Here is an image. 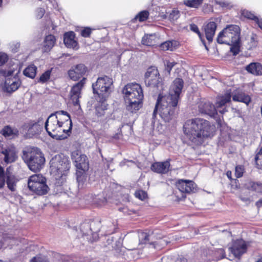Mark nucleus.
<instances>
[{
    "instance_id": "1",
    "label": "nucleus",
    "mask_w": 262,
    "mask_h": 262,
    "mask_svg": "<svg viewBox=\"0 0 262 262\" xmlns=\"http://www.w3.org/2000/svg\"><path fill=\"white\" fill-rule=\"evenodd\" d=\"M184 83L182 78H176L170 86L168 95L159 94L152 114L153 118L156 117L158 110L160 117L165 122H169L175 117Z\"/></svg>"
},
{
    "instance_id": "2",
    "label": "nucleus",
    "mask_w": 262,
    "mask_h": 262,
    "mask_svg": "<svg viewBox=\"0 0 262 262\" xmlns=\"http://www.w3.org/2000/svg\"><path fill=\"white\" fill-rule=\"evenodd\" d=\"M183 132L187 138L194 145L200 146L211 139L215 135V125L201 118L187 120L183 125Z\"/></svg>"
},
{
    "instance_id": "3",
    "label": "nucleus",
    "mask_w": 262,
    "mask_h": 262,
    "mask_svg": "<svg viewBox=\"0 0 262 262\" xmlns=\"http://www.w3.org/2000/svg\"><path fill=\"white\" fill-rule=\"evenodd\" d=\"M45 127L52 138L62 140L71 133L72 122L69 113L63 111L51 114L45 122Z\"/></svg>"
},
{
    "instance_id": "4",
    "label": "nucleus",
    "mask_w": 262,
    "mask_h": 262,
    "mask_svg": "<svg viewBox=\"0 0 262 262\" xmlns=\"http://www.w3.org/2000/svg\"><path fill=\"white\" fill-rule=\"evenodd\" d=\"M126 109L130 113H136L142 106L144 95L140 84L128 83L122 90Z\"/></svg>"
},
{
    "instance_id": "5",
    "label": "nucleus",
    "mask_w": 262,
    "mask_h": 262,
    "mask_svg": "<svg viewBox=\"0 0 262 262\" xmlns=\"http://www.w3.org/2000/svg\"><path fill=\"white\" fill-rule=\"evenodd\" d=\"M23 158L29 169L35 172L39 171L45 163L44 155L37 147H30L24 151Z\"/></svg>"
},
{
    "instance_id": "6",
    "label": "nucleus",
    "mask_w": 262,
    "mask_h": 262,
    "mask_svg": "<svg viewBox=\"0 0 262 262\" xmlns=\"http://www.w3.org/2000/svg\"><path fill=\"white\" fill-rule=\"evenodd\" d=\"M217 42L226 44L234 48L239 47L240 42V28L237 25H228L219 33Z\"/></svg>"
},
{
    "instance_id": "7",
    "label": "nucleus",
    "mask_w": 262,
    "mask_h": 262,
    "mask_svg": "<svg viewBox=\"0 0 262 262\" xmlns=\"http://www.w3.org/2000/svg\"><path fill=\"white\" fill-rule=\"evenodd\" d=\"M113 84L112 78L108 76L105 75L99 77L92 84L93 92L94 94H97L98 98L101 97L103 100H105L112 92Z\"/></svg>"
},
{
    "instance_id": "8",
    "label": "nucleus",
    "mask_w": 262,
    "mask_h": 262,
    "mask_svg": "<svg viewBox=\"0 0 262 262\" xmlns=\"http://www.w3.org/2000/svg\"><path fill=\"white\" fill-rule=\"evenodd\" d=\"M28 187L31 191L38 195L46 194L49 190L46 178L41 174L31 176L28 180Z\"/></svg>"
},
{
    "instance_id": "9",
    "label": "nucleus",
    "mask_w": 262,
    "mask_h": 262,
    "mask_svg": "<svg viewBox=\"0 0 262 262\" xmlns=\"http://www.w3.org/2000/svg\"><path fill=\"white\" fill-rule=\"evenodd\" d=\"M51 171L59 177L66 175L70 167L68 158L63 155H56L50 162Z\"/></svg>"
},
{
    "instance_id": "10",
    "label": "nucleus",
    "mask_w": 262,
    "mask_h": 262,
    "mask_svg": "<svg viewBox=\"0 0 262 262\" xmlns=\"http://www.w3.org/2000/svg\"><path fill=\"white\" fill-rule=\"evenodd\" d=\"M176 188L181 192L180 195L174 193L176 200L178 202L185 200L187 195L197 191L198 186L194 181L189 180L179 179L176 183Z\"/></svg>"
},
{
    "instance_id": "11",
    "label": "nucleus",
    "mask_w": 262,
    "mask_h": 262,
    "mask_svg": "<svg viewBox=\"0 0 262 262\" xmlns=\"http://www.w3.org/2000/svg\"><path fill=\"white\" fill-rule=\"evenodd\" d=\"M144 83L147 87L158 89L163 83L158 68L156 66H150L147 69L144 74Z\"/></svg>"
},
{
    "instance_id": "12",
    "label": "nucleus",
    "mask_w": 262,
    "mask_h": 262,
    "mask_svg": "<svg viewBox=\"0 0 262 262\" xmlns=\"http://www.w3.org/2000/svg\"><path fill=\"white\" fill-rule=\"evenodd\" d=\"M248 246V242L243 239H236L232 241L231 245L229 248V251L235 258L239 260L242 256L247 253Z\"/></svg>"
},
{
    "instance_id": "13",
    "label": "nucleus",
    "mask_w": 262,
    "mask_h": 262,
    "mask_svg": "<svg viewBox=\"0 0 262 262\" xmlns=\"http://www.w3.org/2000/svg\"><path fill=\"white\" fill-rule=\"evenodd\" d=\"M71 158L77 169L88 171L89 168L88 158L84 154H82L79 150L73 151L71 154Z\"/></svg>"
},
{
    "instance_id": "14",
    "label": "nucleus",
    "mask_w": 262,
    "mask_h": 262,
    "mask_svg": "<svg viewBox=\"0 0 262 262\" xmlns=\"http://www.w3.org/2000/svg\"><path fill=\"white\" fill-rule=\"evenodd\" d=\"M86 78H83L80 81L74 85L70 92L71 99L74 106L80 107L79 98L81 97V92L84 86Z\"/></svg>"
},
{
    "instance_id": "15",
    "label": "nucleus",
    "mask_w": 262,
    "mask_h": 262,
    "mask_svg": "<svg viewBox=\"0 0 262 262\" xmlns=\"http://www.w3.org/2000/svg\"><path fill=\"white\" fill-rule=\"evenodd\" d=\"M150 234L148 233L145 232H141L139 233V242L141 244H146L148 243L150 245L152 246L155 249H161L166 244L165 240L160 238L157 241L153 242H149Z\"/></svg>"
},
{
    "instance_id": "16",
    "label": "nucleus",
    "mask_w": 262,
    "mask_h": 262,
    "mask_svg": "<svg viewBox=\"0 0 262 262\" xmlns=\"http://www.w3.org/2000/svg\"><path fill=\"white\" fill-rule=\"evenodd\" d=\"M170 159L163 162H156L153 163L150 167L151 170L157 173L166 174L170 170Z\"/></svg>"
},
{
    "instance_id": "17",
    "label": "nucleus",
    "mask_w": 262,
    "mask_h": 262,
    "mask_svg": "<svg viewBox=\"0 0 262 262\" xmlns=\"http://www.w3.org/2000/svg\"><path fill=\"white\" fill-rule=\"evenodd\" d=\"M1 153L4 156V161L7 164L14 162L17 158L15 148L13 146L2 148Z\"/></svg>"
},
{
    "instance_id": "18",
    "label": "nucleus",
    "mask_w": 262,
    "mask_h": 262,
    "mask_svg": "<svg viewBox=\"0 0 262 262\" xmlns=\"http://www.w3.org/2000/svg\"><path fill=\"white\" fill-rule=\"evenodd\" d=\"M231 95L230 93H226L218 98L215 104V107L217 112H219L221 114H224L227 112L226 104L231 101Z\"/></svg>"
},
{
    "instance_id": "19",
    "label": "nucleus",
    "mask_w": 262,
    "mask_h": 262,
    "mask_svg": "<svg viewBox=\"0 0 262 262\" xmlns=\"http://www.w3.org/2000/svg\"><path fill=\"white\" fill-rule=\"evenodd\" d=\"M86 68L83 64H78L68 72L70 78L74 81H77L84 75Z\"/></svg>"
},
{
    "instance_id": "20",
    "label": "nucleus",
    "mask_w": 262,
    "mask_h": 262,
    "mask_svg": "<svg viewBox=\"0 0 262 262\" xmlns=\"http://www.w3.org/2000/svg\"><path fill=\"white\" fill-rule=\"evenodd\" d=\"M199 111L211 117L217 115V111L214 105L209 102H201L199 104Z\"/></svg>"
},
{
    "instance_id": "21",
    "label": "nucleus",
    "mask_w": 262,
    "mask_h": 262,
    "mask_svg": "<svg viewBox=\"0 0 262 262\" xmlns=\"http://www.w3.org/2000/svg\"><path fill=\"white\" fill-rule=\"evenodd\" d=\"M23 130L27 131L29 134L32 135L37 134L41 129V126L38 121L29 120L24 123L22 125Z\"/></svg>"
},
{
    "instance_id": "22",
    "label": "nucleus",
    "mask_w": 262,
    "mask_h": 262,
    "mask_svg": "<svg viewBox=\"0 0 262 262\" xmlns=\"http://www.w3.org/2000/svg\"><path fill=\"white\" fill-rule=\"evenodd\" d=\"M63 42L68 48L77 49L78 42L75 40V33L73 31L66 32L63 35Z\"/></svg>"
},
{
    "instance_id": "23",
    "label": "nucleus",
    "mask_w": 262,
    "mask_h": 262,
    "mask_svg": "<svg viewBox=\"0 0 262 262\" xmlns=\"http://www.w3.org/2000/svg\"><path fill=\"white\" fill-rule=\"evenodd\" d=\"M216 28L217 24L213 21H210L204 26L206 38L209 42L212 41Z\"/></svg>"
},
{
    "instance_id": "24",
    "label": "nucleus",
    "mask_w": 262,
    "mask_h": 262,
    "mask_svg": "<svg viewBox=\"0 0 262 262\" xmlns=\"http://www.w3.org/2000/svg\"><path fill=\"white\" fill-rule=\"evenodd\" d=\"M0 133L5 138L14 139L19 136V130L16 127H12L9 125L5 126L1 130Z\"/></svg>"
},
{
    "instance_id": "25",
    "label": "nucleus",
    "mask_w": 262,
    "mask_h": 262,
    "mask_svg": "<svg viewBox=\"0 0 262 262\" xmlns=\"http://www.w3.org/2000/svg\"><path fill=\"white\" fill-rule=\"evenodd\" d=\"M245 70L254 76L262 75V64L259 62H251L245 67Z\"/></svg>"
},
{
    "instance_id": "26",
    "label": "nucleus",
    "mask_w": 262,
    "mask_h": 262,
    "mask_svg": "<svg viewBox=\"0 0 262 262\" xmlns=\"http://www.w3.org/2000/svg\"><path fill=\"white\" fill-rule=\"evenodd\" d=\"M234 101H238L248 104L251 102V98L244 92L241 91H237L232 96Z\"/></svg>"
},
{
    "instance_id": "27",
    "label": "nucleus",
    "mask_w": 262,
    "mask_h": 262,
    "mask_svg": "<svg viewBox=\"0 0 262 262\" xmlns=\"http://www.w3.org/2000/svg\"><path fill=\"white\" fill-rule=\"evenodd\" d=\"M54 35L49 34L46 36L43 41V50L45 52L50 51L54 46L56 42Z\"/></svg>"
},
{
    "instance_id": "28",
    "label": "nucleus",
    "mask_w": 262,
    "mask_h": 262,
    "mask_svg": "<svg viewBox=\"0 0 262 262\" xmlns=\"http://www.w3.org/2000/svg\"><path fill=\"white\" fill-rule=\"evenodd\" d=\"M106 99L104 100L102 98H99L98 103L96 106V114L98 117L103 116L105 111L107 110V104L105 103Z\"/></svg>"
},
{
    "instance_id": "29",
    "label": "nucleus",
    "mask_w": 262,
    "mask_h": 262,
    "mask_svg": "<svg viewBox=\"0 0 262 262\" xmlns=\"http://www.w3.org/2000/svg\"><path fill=\"white\" fill-rule=\"evenodd\" d=\"M149 16V12L147 10H143L139 12L132 19L133 23L137 21L142 23L146 21Z\"/></svg>"
},
{
    "instance_id": "30",
    "label": "nucleus",
    "mask_w": 262,
    "mask_h": 262,
    "mask_svg": "<svg viewBox=\"0 0 262 262\" xmlns=\"http://www.w3.org/2000/svg\"><path fill=\"white\" fill-rule=\"evenodd\" d=\"M8 86L7 87L8 92L12 93L16 91L21 84V81L19 79L14 78L11 80H7Z\"/></svg>"
},
{
    "instance_id": "31",
    "label": "nucleus",
    "mask_w": 262,
    "mask_h": 262,
    "mask_svg": "<svg viewBox=\"0 0 262 262\" xmlns=\"http://www.w3.org/2000/svg\"><path fill=\"white\" fill-rule=\"evenodd\" d=\"M37 68L34 64L27 67L23 71V73L26 77L33 79L36 75Z\"/></svg>"
},
{
    "instance_id": "32",
    "label": "nucleus",
    "mask_w": 262,
    "mask_h": 262,
    "mask_svg": "<svg viewBox=\"0 0 262 262\" xmlns=\"http://www.w3.org/2000/svg\"><path fill=\"white\" fill-rule=\"evenodd\" d=\"M6 183L8 189L11 191H15L16 180L15 177L13 175H7L6 177Z\"/></svg>"
},
{
    "instance_id": "33",
    "label": "nucleus",
    "mask_w": 262,
    "mask_h": 262,
    "mask_svg": "<svg viewBox=\"0 0 262 262\" xmlns=\"http://www.w3.org/2000/svg\"><path fill=\"white\" fill-rule=\"evenodd\" d=\"M203 0H184L183 4L189 8L197 9L202 4Z\"/></svg>"
},
{
    "instance_id": "34",
    "label": "nucleus",
    "mask_w": 262,
    "mask_h": 262,
    "mask_svg": "<svg viewBox=\"0 0 262 262\" xmlns=\"http://www.w3.org/2000/svg\"><path fill=\"white\" fill-rule=\"evenodd\" d=\"M254 164L256 168L262 170V147L255 155Z\"/></svg>"
},
{
    "instance_id": "35",
    "label": "nucleus",
    "mask_w": 262,
    "mask_h": 262,
    "mask_svg": "<svg viewBox=\"0 0 262 262\" xmlns=\"http://www.w3.org/2000/svg\"><path fill=\"white\" fill-rule=\"evenodd\" d=\"M250 189L257 193H262V183L259 182H250L249 183Z\"/></svg>"
},
{
    "instance_id": "36",
    "label": "nucleus",
    "mask_w": 262,
    "mask_h": 262,
    "mask_svg": "<svg viewBox=\"0 0 262 262\" xmlns=\"http://www.w3.org/2000/svg\"><path fill=\"white\" fill-rule=\"evenodd\" d=\"M257 46L258 40L257 39V35L255 34H253L250 38V41L247 44V49L249 50H253L255 49Z\"/></svg>"
},
{
    "instance_id": "37",
    "label": "nucleus",
    "mask_w": 262,
    "mask_h": 262,
    "mask_svg": "<svg viewBox=\"0 0 262 262\" xmlns=\"http://www.w3.org/2000/svg\"><path fill=\"white\" fill-rule=\"evenodd\" d=\"M86 171H83L82 170L77 169L76 174L77 181L79 185H82L84 182L86 181L85 172Z\"/></svg>"
},
{
    "instance_id": "38",
    "label": "nucleus",
    "mask_w": 262,
    "mask_h": 262,
    "mask_svg": "<svg viewBox=\"0 0 262 262\" xmlns=\"http://www.w3.org/2000/svg\"><path fill=\"white\" fill-rule=\"evenodd\" d=\"M52 68H51L50 70H48L46 71L44 73H43L40 76L38 82L41 83H45L47 82H48L51 77V73L52 71Z\"/></svg>"
},
{
    "instance_id": "39",
    "label": "nucleus",
    "mask_w": 262,
    "mask_h": 262,
    "mask_svg": "<svg viewBox=\"0 0 262 262\" xmlns=\"http://www.w3.org/2000/svg\"><path fill=\"white\" fill-rule=\"evenodd\" d=\"M190 27V30L195 33L196 34H198V35L199 36L200 39H201V40L203 42V43H204V45L205 46V40L204 39V36L201 33V32L199 30V29L198 27V26L195 24H191L189 26ZM206 47V46H205Z\"/></svg>"
},
{
    "instance_id": "40",
    "label": "nucleus",
    "mask_w": 262,
    "mask_h": 262,
    "mask_svg": "<svg viewBox=\"0 0 262 262\" xmlns=\"http://www.w3.org/2000/svg\"><path fill=\"white\" fill-rule=\"evenodd\" d=\"M135 196L141 201H145L148 198L147 193L142 189L137 190L135 192Z\"/></svg>"
},
{
    "instance_id": "41",
    "label": "nucleus",
    "mask_w": 262,
    "mask_h": 262,
    "mask_svg": "<svg viewBox=\"0 0 262 262\" xmlns=\"http://www.w3.org/2000/svg\"><path fill=\"white\" fill-rule=\"evenodd\" d=\"M215 258L216 260H220L226 258V252L223 248L217 249L215 251Z\"/></svg>"
},
{
    "instance_id": "42",
    "label": "nucleus",
    "mask_w": 262,
    "mask_h": 262,
    "mask_svg": "<svg viewBox=\"0 0 262 262\" xmlns=\"http://www.w3.org/2000/svg\"><path fill=\"white\" fill-rule=\"evenodd\" d=\"M180 16V11L177 9H173L168 15V18L170 21L177 20Z\"/></svg>"
},
{
    "instance_id": "43",
    "label": "nucleus",
    "mask_w": 262,
    "mask_h": 262,
    "mask_svg": "<svg viewBox=\"0 0 262 262\" xmlns=\"http://www.w3.org/2000/svg\"><path fill=\"white\" fill-rule=\"evenodd\" d=\"M245 172V167L242 165H238L235 168V176L237 178L243 177Z\"/></svg>"
},
{
    "instance_id": "44",
    "label": "nucleus",
    "mask_w": 262,
    "mask_h": 262,
    "mask_svg": "<svg viewBox=\"0 0 262 262\" xmlns=\"http://www.w3.org/2000/svg\"><path fill=\"white\" fill-rule=\"evenodd\" d=\"M5 183L6 178L4 168L0 165V189L5 186Z\"/></svg>"
},
{
    "instance_id": "45",
    "label": "nucleus",
    "mask_w": 262,
    "mask_h": 262,
    "mask_svg": "<svg viewBox=\"0 0 262 262\" xmlns=\"http://www.w3.org/2000/svg\"><path fill=\"white\" fill-rule=\"evenodd\" d=\"M160 48L163 50H165V51H166V50L172 51L173 50V43H172V41H165V42H163V43L161 44Z\"/></svg>"
},
{
    "instance_id": "46",
    "label": "nucleus",
    "mask_w": 262,
    "mask_h": 262,
    "mask_svg": "<svg viewBox=\"0 0 262 262\" xmlns=\"http://www.w3.org/2000/svg\"><path fill=\"white\" fill-rule=\"evenodd\" d=\"M242 14L244 17L249 19L253 20L254 21H255L257 18V17L256 16H255L254 14H253L250 11H249L248 10L243 11Z\"/></svg>"
},
{
    "instance_id": "47",
    "label": "nucleus",
    "mask_w": 262,
    "mask_h": 262,
    "mask_svg": "<svg viewBox=\"0 0 262 262\" xmlns=\"http://www.w3.org/2000/svg\"><path fill=\"white\" fill-rule=\"evenodd\" d=\"M92 29L90 27H84L80 31V35L84 38H88L91 36Z\"/></svg>"
},
{
    "instance_id": "48",
    "label": "nucleus",
    "mask_w": 262,
    "mask_h": 262,
    "mask_svg": "<svg viewBox=\"0 0 262 262\" xmlns=\"http://www.w3.org/2000/svg\"><path fill=\"white\" fill-rule=\"evenodd\" d=\"M177 64V63L175 61L170 62L169 60L166 61L165 70L167 72L168 75L170 74L172 69Z\"/></svg>"
},
{
    "instance_id": "49",
    "label": "nucleus",
    "mask_w": 262,
    "mask_h": 262,
    "mask_svg": "<svg viewBox=\"0 0 262 262\" xmlns=\"http://www.w3.org/2000/svg\"><path fill=\"white\" fill-rule=\"evenodd\" d=\"M216 4L222 8L230 9L232 7L231 4L225 1H216Z\"/></svg>"
},
{
    "instance_id": "50",
    "label": "nucleus",
    "mask_w": 262,
    "mask_h": 262,
    "mask_svg": "<svg viewBox=\"0 0 262 262\" xmlns=\"http://www.w3.org/2000/svg\"><path fill=\"white\" fill-rule=\"evenodd\" d=\"M8 60V56L4 53H0V66L4 65Z\"/></svg>"
},
{
    "instance_id": "51",
    "label": "nucleus",
    "mask_w": 262,
    "mask_h": 262,
    "mask_svg": "<svg viewBox=\"0 0 262 262\" xmlns=\"http://www.w3.org/2000/svg\"><path fill=\"white\" fill-rule=\"evenodd\" d=\"M45 11L43 9L39 8L37 10L36 17L38 19L41 18L45 14Z\"/></svg>"
},
{
    "instance_id": "52",
    "label": "nucleus",
    "mask_w": 262,
    "mask_h": 262,
    "mask_svg": "<svg viewBox=\"0 0 262 262\" xmlns=\"http://www.w3.org/2000/svg\"><path fill=\"white\" fill-rule=\"evenodd\" d=\"M212 10V7L210 5L205 4L203 7V11L205 13L210 12Z\"/></svg>"
},
{
    "instance_id": "53",
    "label": "nucleus",
    "mask_w": 262,
    "mask_h": 262,
    "mask_svg": "<svg viewBox=\"0 0 262 262\" xmlns=\"http://www.w3.org/2000/svg\"><path fill=\"white\" fill-rule=\"evenodd\" d=\"M239 199L244 203H250V199L248 196H244L241 195L239 196Z\"/></svg>"
},
{
    "instance_id": "54",
    "label": "nucleus",
    "mask_w": 262,
    "mask_h": 262,
    "mask_svg": "<svg viewBox=\"0 0 262 262\" xmlns=\"http://www.w3.org/2000/svg\"><path fill=\"white\" fill-rule=\"evenodd\" d=\"M176 262H187V259L184 257H179L177 259Z\"/></svg>"
},
{
    "instance_id": "55",
    "label": "nucleus",
    "mask_w": 262,
    "mask_h": 262,
    "mask_svg": "<svg viewBox=\"0 0 262 262\" xmlns=\"http://www.w3.org/2000/svg\"><path fill=\"white\" fill-rule=\"evenodd\" d=\"M258 25V26L262 30V18L259 19L257 17V19L255 21Z\"/></svg>"
},
{
    "instance_id": "56",
    "label": "nucleus",
    "mask_w": 262,
    "mask_h": 262,
    "mask_svg": "<svg viewBox=\"0 0 262 262\" xmlns=\"http://www.w3.org/2000/svg\"><path fill=\"white\" fill-rule=\"evenodd\" d=\"M255 205L258 208L262 207V198L260 199L255 203Z\"/></svg>"
},
{
    "instance_id": "57",
    "label": "nucleus",
    "mask_w": 262,
    "mask_h": 262,
    "mask_svg": "<svg viewBox=\"0 0 262 262\" xmlns=\"http://www.w3.org/2000/svg\"><path fill=\"white\" fill-rule=\"evenodd\" d=\"M226 176L227 177V178L231 181H232V180H233L232 178V172L230 170H228L226 172Z\"/></svg>"
},
{
    "instance_id": "58",
    "label": "nucleus",
    "mask_w": 262,
    "mask_h": 262,
    "mask_svg": "<svg viewBox=\"0 0 262 262\" xmlns=\"http://www.w3.org/2000/svg\"><path fill=\"white\" fill-rule=\"evenodd\" d=\"M31 262H40V260H39V258H37L36 257H34Z\"/></svg>"
},
{
    "instance_id": "59",
    "label": "nucleus",
    "mask_w": 262,
    "mask_h": 262,
    "mask_svg": "<svg viewBox=\"0 0 262 262\" xmlns=\"http://www.w3.org/2000/svg\"><path fill=\"white\" fill-rule=\"evenodd\" d=\"M142 41H143V43L144 45H145L148 46H151V44L150 43H149L148 41L147 42L144 39H143Z\"/></svg>"
},
{
    "instance_id": "60",
    "label": "nucleus",
    "mask_w": 262,
    "mask_h": 262,
    "mask_svg": "<svg viewBox=\"0 0 262 262\" xmlns=\"http://www.w3.org/2000/svg\"><path fill=\"white\" fill-rule=\"evenodd\" d=\"M255 262H262V257L258 258Z\"/></svg>"
},
{
    "instance_id": "61",
    "label": "nucleus",
    "mask_w": 262,
    "mask_h": 262,
    "mask_svg": "<svg viewBox=\"0 0 262 262\" xmlns=\"http://www.w3.org/2000/svg\"><path fill=\"white\" fill-rule=\"evenodd\" d=\"M232 180L234 181L235 183H237V182H238V180L237 179H233Z\"/></svg>"
},
{
    "instance_id": "62",
    "label": "nucleus",
    "mask_w": 262,
    "mask_h": 262,
    "mask_svg": "<svg viewBox=\"0 0 262 262\" xmlns=\"http://www.w3.org/2000/svg\"><path fill=\"white\" fill-rule=\"evenodd\" d=\"M3 0H0V7L2 6Z\"/></svg>"
},
{
    "instance_id": "63",
    "label": "nucleus",
    "mask_w": 262,
    "mask_h": 262,
    "mask_svg": "<svg viewBox=\"0 0 262 262\" xmlns=\"http://www.w3.org/2000/svg\"><path fill=\"white\" fill-rule=\"evenodd\" d=\"M234 54H237V52H234Z\"/></svg>"
},
{
    "instance_id": "64",
    "label": "nucleus",
    "mask_w": 262,
    "mask_h": 262,
    "mask_svg": "<svg viewBox=\"0 0 262 262\" xmlns=\"http://www.w3.org/2000/svg\"><path fill=\"white\" fill-rule=\"evenodd\" d=\"M2 261L0 260V262H1Z\"/></svg>"
}]
</instances>
